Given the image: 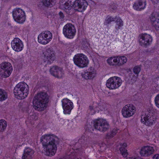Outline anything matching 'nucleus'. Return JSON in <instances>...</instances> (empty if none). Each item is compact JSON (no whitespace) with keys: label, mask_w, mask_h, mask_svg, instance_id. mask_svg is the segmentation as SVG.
I'll return each instance as SVG.
<instances>
[{"label":"nucleus","mask_w":159,"mask_h":159,"mask_svg":"<svg viewBox=\"0 0 159 159\" xmlns=\"http://www.w3.org/2000/svg\"><path fill=\"white\" fill-rule=\"evenodd\" d=\"M141 70L140 66H136L133 69V71L134 73L137 75H138Z\"/></svg>","instance_id":"obj_34"},{"label":"nucleus","mask_w":159,"mask_h":159,"mask_svg":"<svg viewBox=\"0 0 159 159\" xmlns=\"http://www.w3.org/2000/svg\"><path fill=\"white\" fill-rule=\"evenodd\" d=\"M55 4V0H42L39 3L38 6L40 8L43 6L51 7Z\"/></svg>","instance_id":"obj_25"},{"label":"nucleus","mask_w":159,"mask_h":159,"mask_svg":"<svg viewBox=\"0 0 159 159\" xmlns=\"http://www.w3.org/2000/svg\"><path fill=\"white\" fill-rule=\"evenodd\" d=\"M156 120V117L148 112H143L141 116V121L144 124L151 126L155 124Z\"/></svg>","instance_id":"obj_8"},{"label":"nucleus","mask_w":159,"mask_h":159,"mask_svg":"<svg viewBox=\"0 0 159 159\" xmlns=\"http://www.w3.org/2000/svg\"><path fill=\"white\" fill-rule=\"evenodd\" d=\"M118 59V66H121L125 63L127 61V57L124 56H117Z\"/></svg>","instance_id":"obj_27"},{"label":"nucleus","mask_w":159,"mask_h":159,"mask_svg":"<svg viewBox=\"0 0 159 159\" xmlns=\"http://www.w3.org/2000/svg\"><path fill=\"white\" fill-rule=\"evenodd\" d=\"M96 74V71L94 68L90 67L87 72L82 74V76L86 79H92L95 76Z\"/></svg>","instance_id":"obj_22"},{"label":"nucleus","mask_w":159,"mask_h":159,"mask_svg":"<svg viewBox=\"0 0 159 159\" xmlns=\"http://www.w3.org/2000/svg\"><path fill=\"white\" fill-rule=\"evenodd\" d=\"M48 102V96L45 92H40L34 97L33 101L34 108L38 111L45 110Z\"/></svg>","instance_id":"obj_2"},{"label":"nucleus","mask_w":159,"mask_h":159,"mask_svg":"<svg viewBox=\"0 0 159 159\" xmlns=\"http://www.w3.org/2000/svg\"><path fill=\"white\" fill-rule=\"evenodd\" d=\"M7 98V93L4 90L0 89V101L6 99Z\"/></svg>","instance_id":"obj_30"},{"label":"nucleus","mask_w":159,"mask_h":159,"mask_svg":"<svg viewBox=\"0 0 159 159\" xmlns=\"http://www.w3.org/2000/svg\"><path fill=\"white\" fill-rule=\"evenodd\" d=\"M116 25L115 28L116 30L120 29L121 27L123 25V22L120 17H116Z\"/></svg>","instance_id":"obj_28"},{"label":"nucleus","mask_w":159,"mask_h":159,"mask_svg":"<svg viewBox=\"0 0 159 159\" xmlns=\"http://www.w3.org/2000/svg\"><path fill=\"white\" fill-rule=\"evenodd\" d=\"M61 102L64 113L65 114H70L73 108V102L66 98L63 99Z\"/></svg>","instance_id":"obj_16"},{"label":"nucleus","mask_w":159,"mask_h":159,"mask_svg":"<svg viewBox=\"0 0 159 159\" xmlns=\"http://www.w3.org/2000/svg\"><path fill=\"white\" fill-rule=\"evenodd\" d=\"M153 159H159V155L156 154L153 157Z\"/></svg>","instance_id":"obj_39"},{"label":"nucleus","mask_w":159,"mask_h":159,"mask_svg":"<svg viewBox=\"0 0 159 159\" xmlns=\"http://www.w3.org/2000/svg\"><path fill=\"white\" fill-rule=\"evenodd\" d=\"M44 55L43 61L47 64H51L55 59L54 52L51 49H47L43 52Z\"/></svg>","instance_id":"obj_14"},{"label":"nucleus","mask_w":159,"mask_h":159,"mask_svg":"<svg viewBox=\"0 0 159 159\" xmlns=\"http://www.w3.org/2000/svg\"><path fill=\"white\" fill-rule=\"evenodd\" d=\"M12 16L14 20L19 24H22L25 20V11L21 9L16 8L13 10Z\"/></svg>","instance_id":"obj_5"},{"label":"nucleus","mask_w":159,"mask_h":159,"mask_svg":"<svg viewBox=\"0 0 159 159\" xmlns=\"http://www.w3.org/2000/svg\"><path fill=\"white\" fill-rule=\"evenodd\" d=\"M146 6L145 0H139L134 3L133 7L135 9L140 11L144 9Z\"/></svg>","instance_id":"obj_24"},{"label":"nucleus","mask_w":159,"mask_h":159,"mask_svg":"<svg viewBox=\"0 0 159 159\" xmlns=\"http://www.w3.org/2000/svg\"><path fill=\"white\" fill-rule=\"evenodd\" d=\"M12 68L11 63L8 62H3L0 65V75L6 78L11 74Z\"/></svg>","instance_id":"obj_7"},{"label":"nucleus","mask_w":159,"mask_h":159,"mask_svg":"<svg viewBox=\"0 0 159 159\" xmlns=\"http://www.w3.org/2000/svg\"><path fill=\"white\" fill-rule=\"evenodd\" d=\"M130 76H132V77L130 78V83L133 84L136 81L137 77L134 76L133 74H131Z\"/></svg>","instance_id":"obj_35"},{"label":"nucleus","mask_w":159,"mask_h":159,"mask_svg":"<svg viewBox=\"0 0 159 159\" xmlns=\"http://www.w3.org/2000/svg\"><path fill=\"white\" fill-rule=\"evenodd\" d=\"M135 107L131 104H128L122 108V114L124 117L129 118L132 116L135 113Z\"/></svg>","instance_id":"obj_13"},{"label":"nucleus","mask_w":159,"mask_h":159,"mask_svg":"<svg viewBox=\"0 0 159 159\" xmlns=\"http://www.w3.org/2000/svg\"><path fill=\"white\" fill-rule=\"evenodd\" d=\"M34 151L29 148H26L24 151L22 156V159H32L33 157Z\"/></svg>","instance_id":"obj_23"},{"label":"nucleus","mask_w":159,"mask_h":159,"mask_svg":"<svg viewBox=\"0 0 159 159\" xmlns=\"http://www.w3.org/2000/svg\"><path fill=\"white\" fill-rule=\"evenodd\" d=\"M155 102L156 106L159 108V94L156 97L155 99Z\"/></svg>","instance_id":"obj_36"},{"label":"nucleus","mask_w":159,"mask_h":159,"mask_svg":"<svg viewBox=\"0 0 159 159\" xmlns=\"http://www.w3.org/2000/svg\"><path fill=\"white\" fill-rule=\"evenodd\" d=\"M117 132V130L116 129H114L110 133L107 134V138H109L112 137L116 134Z\"/></svg>","instance_id":"obj_33"},{"label":"nucleus","mask_w":159,"mask_h":159,"mask_svg":"<svg viewBox=\"0 0 159 159\" xmlns=\"http://www.w3.org/2000/svg\"><path fill=\"white\" fill-rule=\"evenodd\" d=\"M70 2V0H60L59 2L61 8L68 14L72 9Z\"/></svg>","instance_id":"obj_20"},{"label":"nucleus","mask_w":159,"mask_h":159,"mask_svg":"<svg viewBox=\"0 0 159 159\" xmlns=\"http://www.w3.org/2000/svg\"><path fill=\"white\" fill-rule=\"evenodd\" d=\"M127 159H138L137 158H135L134 157H129V158H128Z\"/></svg>","instance_id":"obj_42"},{"label":"nucleus","mask_w":159,"mask_h":159,"mask_svg":"<svg viewBox=\"0 0 159 159\" xmlns=\"http://www.w3.org/2000/svg\"><path fill=\"white\" fill-rule=\"evenodd\" d=\"M138 39L139 45L144 47H148L151 44L152 41V36L146 33L140 34Z\"/></svg>","instance_id":"obj_12"},{"label":"nucleus","mask_w":159,"mask_h":159,"mask_svg":"<svg viewBox=\"0 0 159 159\" xmlns=\"http://www.w3.org/2000/svg\"><path fill=\"white\" fill-rule=\"evenodd\" d=\"M52 38V34L50 31L43 32L38 36V42L40 44L46 45L51 41Z\"/></svg>","instance_id":"obj_11"},{"label":"nucleus","mask_w":159,"mask_h":159,"mask_svg":"<svg viewBox=\"0 0 159 159\" xmlns=\"http://www.w3.org/2000/svg\"><path fill=\"white\" fill-rule=\"evenodd\" d=\"M50 72L52 75L58 78H61L64 75V72L62 68L56 66L51 67Z\"/></svg>","instance_id":"obj_17"},{"label":"nucleus","mask_w":159,"mask_h":159,"mask_svg":"<svg viewBox=\"0 0 159 159\" xmlns=\"http://www.w3.org/2000/svg\"><path fill=\"white\" fill-rule=\"evenodd\" d=\"M154 152L153 147L147 146L142 148L140 153L142 156H148L152 154Z\"/></svg>","instance_id":"obj_21"},{"label":"nucleus","mask_w":159,"mask_h":159,"mask_svg":"<svg viewBox=\"0 0 159 159\" xmlns=\"http://www.w3.org/2000/svg\"><path fill=\"white\" fill-rule=\"evenodd\" d=\"M110 10H111V11H113L114 10H115L116 9V6H113L112 7H111L110 8Z\"/></svg>","instance_id":"obj_37"},{"label":"nucleus","mask_w":159,"mask_h":159,"mask_svg":"<svg viewBox=\"0 0 159 159\" xmlns=\"http://www.w3.org/2000/svg\"><path fill=\"white\" fill-rule=\"evenodd\" d=\"M122 81L121 79L117 76H113L109 78L106 83L107 87L111 89L118 88L121 84Z\"/></svg>","instance_id":"obj_6"},{"label":"nucleus","mask_w":159,"mask_h":159,"mask_svg":"<svg viewBox=\"0 0 159 159\" xmlns=\"http://www.w3.org/2000/svg\"><path fill=\"white\" fill-rule=\"evenodd\" d=\"M93 107L92 106H89V109L90 110H92L93 109Z\"/></svg>","instance_id":"obj_41"},{"label":"nucleus","mask_w":159,"mask_h":159,"mask_svg":"<svg viewBox=\"0 0 159 159\" xmlns=\"http://www.w3.org/2000/svg\"><path fill=\"white\" fill-rule=\"evenodd\" d=\"M40 140L45 149V154L49 156L54 155L57 151L58 138L53 135H45L41 137Z\"/></svg>","instance_id":"obj_1"},{"label":"nucleus","mask_w":159,"mask_h":159,"mask_svg":"<svg viewBox=\"0 0 159 159\" xmlns=\"http://www.w3.org/2000/svg\"><path fill=\"white\" fill-rule=\"evenodd\" d=\"M28 85L25 82H20L15 87L14 93L17 98L23 99L27 97L29 93Z\"/></svg>","instance_id":"obj_3"},{"label":"nucleus","mask_w":159,"mask_h":159,"mask_svg":"<svg viewBox=\"0 0 159 159\" xmlns=\"http://www.w3.org/2000/svg\"><path fill=\"white\" fill-rule=\"evenodd\" d=\"M154 4H157L159 3V0H151Z\"/></svg>","instance_id":"obj_38"},{"label":"nucleus","mask_w":159,"mask_h":159,"mask_svg":"<svg viewBox=\"0 0 159 159\" xmlns=\"http://www.w3.org/2000/svg\"><path fill=\"white\" fill-rule=\"evenodd\" d=\"M127 146V144L125 143H123L122 146L120 148V150L121 153L124 157H126L128 155L127 150L125 148Z\"/></svg>","instance_id":"obj_29"},{"label":"nucleus","mask_w":159,"mask_h":159,"mask_svg":"<svg viewBox=\"0 0 159 159\" xmlns=\"http://www.w3.org/2000/svg\"><path fill=\"white\" fill-rule=\"evenodd\" d=\"M59 14L60 15V17H61V18H63V17H64V15H63V13L61 12H60L59 13Z\"/></svg>","instance_id":"obj_40"},{"label":"nucleus","mask_w":159,"mask_h":159,"mask_svg":"<svg viewBox=\"0 0 159 159\" xmlns=\"http://www.w3.org/2000/svg\"><path fill=\"white\" fill-rule=\"evenodd\" d=\"M107 63L110 66H118L117 56L109 57L107 60Z\"/></svg>","instance_id":"obj_26"},{"label":"nucleus","mask_w":159,"mask_h":159,"mask_svg":"<svg viewBox=\"0 0 159 159\" xmlns=\"http://www.w3.org/2000/svg\"><path fill=\"white\" fill-rule=\"evenodd\" d=\"M88 5V3L85 0H76L73 6L75 10L82 12L86 9Z\"/></svg>","instance_id":"obj_15"},{"label":"nucleus","mask_w":159,"mask_h":159,"mask_svg":"<svg viewBox=\"0 0 159 159\" xmlns=\"http://www.w3.org/2000/svg\"><path fill=\"white\" fill-rule=\"evenodd\" d=\"M73 60L75 64L80 68L86 67L89 63L87 57L83 54H78L75 55L74 57Z\"/></svg>","instance_id":"obj_4"},{"label":"nucleus","mask_w":159,"mask_h":159,"mask_svg":"<svg viewBox=\"0 0 159 159\" xmlns=\"http://www.w3.org/2000/svg\"><path fill=\"white\" fill-rule=\"evenodd\" d=\"M12 49L16 52H20L23 48L24 45L22 41L18 38H15L11 43Z\"/></svg>","instance_id":"obj_18"},{"label":"nucleus","mask_w":159,"mask_h":159,"mask_svg":"<svg viewBox=\"0 0 159 159\" xmlns=\"http://www.w3.org/2000/svg\"><path fill=\"white\" fill-rule=\"evenodd\" d=\"M76 32L75 27L72 24H67L63 28V33L67 38L73 39L75 35Z\"/></svg>","instance_id":"obj_10"},{"label":"nucleus","mask_w":159,"mask_h":159,"mask_svg":"<svg viewBox=\"0 0 159 159\" xmlns=\"http://www.w3.org/2000/svg\"><path fill=\"white\" fill-rule=\"evenodd\" d=\"M7 126L6 121L4 120H0V132L4 131Z\"/></svg>","instance_id":"obj_31"},{"label":"nucleus","mask_w":159,"mask_h":159,"mask_svg":"<svg viewBox=\"0 0 159 159\" xmlns=\"http://www.w3.org/2000/svg\"><path fill=\"white\" fill-rule=\"evenodd\" d=\"M93 124L95 128L101 132H105L109 128V125L107 122L102 119L94 120Z\"/></svg>","instance_id":"obj_9"},{"label":"nucleus","mask_w":159,"mask_h":159,"mask_svg":"<svg viewBox=\"0 0 159 159\" xmlns=\"http://www.w3.org/2000/svg\"><path fill=\"white\" fill-rule=\"evenodd\" d=\"M150 19L152 25L157 30H159V14L153 12L151 15Z\"/></svg>","instance_id":"obj_19"},{"label":"nucleus","mask_w":159,"mask_h":159,"mask_svg":"<svg viewBox=\"0 0 159 159\" xmlns=\"http://www.w3.org/2000/svg\"><path fill=\"white\" fill-rule=\"evenodd\" d=\"M116 19V16L115 18H114L111 16H108L105 19L104 24L105 25H107L108 24H110L111 22L114 21L115 19Z\"/></svg>","instance_id":"obj_32"}]
</instances>
